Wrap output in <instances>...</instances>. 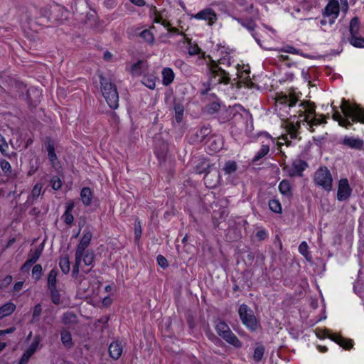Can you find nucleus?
<instances>
[{
  "label": "nucleus",
  "instance_id": "f257e3e1",
  "mask_svg": "<svg viewBox=\"0 0 364 364\" xmlns=\"http://www.w3.org/2000/svg\"><path fill=\"white\" fill-rule=\"evenodd\" d=\"M275 110L283 118L287 114L296 117V122H291L287 124V135L284 136V140L288 143V136L291 139H296L299 134V129L301 124L306 125L311 132L314 131V127L326 123L323 116L316 117L315 105L309 101H299L292 95H279L275 99Z\"/></svg>",
  "mask_w": 364,
  "mask_h": 364
},
{
  "label": "nucleus",
  "instance_id": "f03ea898",
  "mask_svg": "<svg viewBox=\"0 0 364 364\" xmlns=\"http://www.w3.org/2000/svg\"><path fill=\"white\" fill-rule=\"evenodd\" d=\"M341 112L338 110L334 111L333 119L337 121L339 125L348 127L355 122H360L364 124V109L358 105L352 106L345 99L342 100L341 105Z\"/></svg>",
  "mask_w": 364,
  "mask_h": 364
},
{
  "label": "nucleus",
  "instance_id": "7ed1b4c3",
  "mask_svg": "<svg viewBox=\"0 0 364 364\" xmlns=\"http://www.w3.org/2000/svg\"><path fill=\"white\" fill-rule=\"evenodd\" d=\"M102 92L109 107L115 109L119 106V95L114 85L107 79L100 77Z\"/></svg>",
  "mask_w": 364,
  "mask_h": 364
},
{
  "label": "nucleus",
  "instance_id": "20e7f679",
  "mask_svg": "<svg viewBox=\"0 0 364 364\" xmlns=\"http://www.w3.org/2000/svg\"><path fill=\"white\" fill-rule=\"evenodd\" d=\"M92 235L90 231H86L82 237L81 238L80 243L77 247L75 252V263L73 268V274L77 277L80 272V267L82 262V255L83 252L86 250V248L89 246Z\"/></svg>",
  "mask_w": 364,
  "mask_h": 364
},
{
  "label": "nucleus",
  "instance_id": "39448f33",
  "mask_svg": "<svg viewBox=\"0 0 364 364\" xmlns=\"http://www.w3.org/2000/svg\"><path fill=\"white\" fill-rule=\"evenodd\" d=\"M348 10V0H328V3L325 7L324 14H326L328 17L331 18V20H329L330 21L335 22L339 15L340 11L346 14Z\"/></svg>",
  "mask_w": 364,
  "mask_h": 364
},
{
  "label": "nucleus",
  "instance_id": "423d86ee",
  "mask_svg": "<svg viewBox=\"0 0 364 364\" xmlns=\"http://www.w3.org/2000/svg\"><path fill=\"white\" fill-rule=\"evenodd\" d=\"M215 330L217 333L225 339L228 343L236 348L242 346V343L237 336L231 331L229 326L223 321L219 320L215 323Z\"/></svg>",
  "mask_w": 364,
  "mask_h": 364
},
{
  "label": "nucleus",
  "instance_id": "0eeeda50",
  "mask_svg": "<svg viewBox=\"0 0 364 364\" xmlns=\"http://www.w3.org/2000/svg\"><path fill=\"white\" fill-rule=\"evenodd\" d=\"M238 313L242 323L250 331H255L259 327V323L252 311L245 304L240 306Z\"/></svg>",
  "mask_w": 364,
  "mask_h": 364
},
{
  "label": "nucleus",
  "instance_id": "6e6552de",
  "mask_svg": "<svg viewBox=\"0 0 364 364\" xmlns=\"http://www.w3.org/2000/svg\"><path fill=\"white\" fill-rule=\"evenodd\" d=\"M314 181L316 185L321 186L327 191L332 189L333 178L329 170L326 167H321L316 171Z\"/></svg>",
  "mask_w": 364,
  "mask_h": 364
},
{
  "label": "nucleus",
  "instance_id": "1a4fd4ad",
  "mask_svg": "<svg viewBox=\"0 0 364 364\" xmlns=\"http://www.w3.org/2000/svg\"><path fill=\"white\" fill-rule=\"evenodd\" d=\"M209 69L211 75V80L213 83L228 84L229 82V73L226 72L215 61L210 63Z\"/></svg>",
  "mask_w": 364,
  "mask_h": 364
},
{
  "label": "nucleus",
  "instance_id": "9d476101",
  "mask_svg": "<svg viewBox=\"0 0 364 364\" xmlns=\"http://www.w3.org/2000/svg\"><path fill=\"white\" fill-rule=\"evenodd\" d=\"M316 334L317 337L322 338L324 337H328L331 340L335 341L336 343L339 344L341 346L344 348H350L352 346V343L350 340H347L339 335L336 333H331L330 330L324 329V330H316Z\"/></svg>",
  "mask_w": 364,
  "mask_h": 364
},
{
  "label": "nucleus",
  "instance_id": "9b49d317",
  "mask_svg": "<svg viewBox=\"0 0 364 364\" xmlns=\"http://www.w3.org/2000/svg\"><path fill=\"white\" fill-rule=\"evenodd\" d=\"M192 18L207 21L208 26H213L218 20L215 11L211 8H205L196 14L192 15Z\"/></svg>",
  "mask_w": 364,
  "mask_h": 364
},
{
  "label": "nucleus",
  "instance_id": "f8f14e48",
  "mask_svg": "<svg viewBox=\"0 0 364 364\" xmlns=\"http://www.w3.org/2000/svg\"><path fill=\"white\" fill-rule=\"evenodd\" d=\"M306 167L307 164L304 161L300 159H296L293 161L291 166H286L284 167V170L291 177L301 176L302 172L306 169Z\"/></svg>",
  "mask_w": 364,
  "mask_h": 364
},
{
  "label": "nucleus",
  "instance_id": "ddd939ff",
  "mask_svg": "<svg viewBox=\"0 0 364 364\" xmlns=\"http://www.w3.org/2000/svg\"><path fill=\"white\" fill-rule=\"evenodd\" d=\"M247 11L250 10V12L252 14V18L250 20H243L238 18H233L234 20L240 23L244 28H247L249 31L252 32L255 28V21L259 18V11L253 8L252 4H250Z\"/></svg>",
  "mask_w": 364,
  "mask_h": 364
},
{
  "label": "nucleus",
  "instance_id": "4468645a",
  "mask_svg": "<svg viewBox=\"0 0 364 364\" xmlns=\"http://www.w3.org/2000/svg\"><path fill=\"white\" fill-rule=\"evenodd\" d=\"M352 193V189L346 178H342L338 182L337 199L339 201L348 200Z\"/></svg>",
  "mask_w": 364,
  "mask_h": 364
},
{
  "label": "nucleus",
  "instance_id": "2eb2a0df",
  "mask_svg": "<svg viewBox=\"0 0 364 364\" xmlns=\"http://www.w3.org/2000/svg\"><path fill=\"white\" fill-rule=\"evenodd\" d=\"M149 65L145 60H139L129 68L132 76H139L144 74L148 70Z\"/></svg>",
  "mask_w": 364,
  "mask_h": 364
},
{
  "label": "nucleus",
  "instance_id": "dca6fc26",
  "mask_svg": "<svg viewBox=\"0 0 364 364\" xmlns=\"http://www.w3.org/2000/svg\"><path fill=\"white\" fill-rule=\"evenodd\" d=\"M123 351L122 342L115 341L110 343L109 346V355L115 360L119 358Z\"/></svg>",
  "mask_w": 364,
  "mask_h": 364
},
{
  "label": "nucleus",
  "instance_id": "f3484780",
  "mask_svg": "<svg viewBox=\"0 0 364 364\" xmlns=\"http://www.w3.org/2000/svg\"><path fill=\"white\" fill-rule=\"evenodd\" d=\"M265 136L267 138V143L265 144H263L262 146L259 151L255 156L254 161H258L260 159H262V157H264V156H266L268 154V152L269 151L270 144L274 143L273 139L268 134H265Z\"/></svg>",
  "mask_w": 364,
  "mask_h": 364
},
{
  "label": "nucleus",
  "instance_id": "a211bd4d",
  "mask_svg": "<svg viewBox=\"0 0 364 364\" xmlns=\"http://www.w3.org/2000/svg\"><path fill=\"white\" fill-rule=\"evenodd\" d=\"M162 82L164 85H169L174 80L175 75L172 69L165 68L162 70Z\"/></svg>",
  "mask_w": 364,
  "mask_h": 364
},
{
  "label": "nucleus",
  "instance_id": "6ab92c4d",
  "mask_svg": "<svg viewBox=\"0 0 364 364\" xmlns=\"http://www.w3.org/2000/svg\"><path fill=\"white\" fill-rule=\"evenodd\" d=\"M141 82L146 87L154 90L156 87V77L154 74H143Z\"/></svg>",
  "mask_w": 364,
  "mask_h": 364
},
{
  "label": "nucleus",
  "instance_id": "aec40b11",
  "mask_svg": "<svg viewBox=\"0 0 364 364\" xmlns=\"http://www.w3.org/2000/svg\"><path fill=\"white\" fill-rule=\"evenodd\" d=\"M343 144L350 148L360 149L363 142L361 139L354 137H346L343 139Z\"/></svg>",
  "mask_w": 364,
  "mask_h": 364
},
{
  "label": "nucleus",
  "instance_id": "412c9836",
  "mask_svg": "<svg viewBox=\"0 0 364 364\" xmlns=\"http://www.w3.org/2000/svg\"><path fill=\"white\" fill-rule=\"evenodd\" d=\"M92 196V193L89 188L85 187L81 190L80 198L85 205L88 206L91 204Z\"/></svg>",
  "mask_w": 364,
  "mask_h": 364
},
{
  "label": "nucleus",
  "instance_id": "4be33fe9",
  "mask_svg": "<svg viewBox=\"0 0 364 364\" xmlns=\"http://www.w3.org/2000/svg\"><path fill=\"white\" fill-rule=\"evenodd\" d=\"M16 309V305L13 303H7L0 307V319L11 315Z\"/></svg>",
  "mask_w": 364,
  "mask_h": 364
},
{
  "label": "nucleus",
  "instance_id": "5701e85b",
  "mask_svg": "<svg viewBox=\"0 0 364 364\" xmlns=\"http://www.w3.org/2000/svg\"><path fill=\"white\" fill-rule=\"evenodd\" d=\"M279 192L286 196H291V186L290 183L287 180H283L279 185Z\"/></svg>",
  "mask_w": 364,
  "mask_h": 364
},
{
  "label": "nucleus",
  "instance_id": "b1692460",
  "mask_svg": "<svg viewBox=\"0 0 364 364\" xmlns=\"http://www.w3.org/2000/svg\"><path fill=\"white\" fill-rule=\"evenodd\" d=\"M208 149L213 152H217L223 146L222 140L220 138H213L209 139L208 144Z\"/></svg>",
  "mask_w": 364,
  "mask_h": 364
},
{
  "label": "nucleus",
  "instance_id": "393cba45",
  "mask_svg": "<svg viewBox=\"0 0 364 364\" xmlns=\"http://www.w3.org/2000/svg\"><path fill=\"white\" fill-rule=\"evenodd\" d=\"M235 75L241 79H247L250 77V70L245 66H240L238 64L235 67Z\"/></svg>",
  "mask_w": 364,
  "mask_h": 364
},
{
  "label": "nucleus",
  "instance_id": "a878e982",
  "mask_svg": "<svg viewBox=\"0 0 364 364\" xmlns=\"http://www.w3.org/2000/svg\"><path fill=\"white\" fill-rule=\"evenodd\" d=\"M47 151H48V156L49 159V161L52 164L53 166H55L58 158L55 152V149L53 144L51 143H48L47 144Z\"/></svg>",
  "mask_w": 364,
  "mask_h": 364
},
{
  "label": "nucleus",
  "instance_id": "bb28decb",
  "mask_svg": "<svg viewBox=\"0 0 364 364\" xmlns=\"http://www.w3.org/2000/svg\"><path fill=\"white\" fill-rule=\"evenodd\" d=\"M349 30L350 36L358 35L360 30L359 20L357 17H354L350 22Z\"/></svg>",
  "mask_w": 364,
  "mask_h": 364
},
{
  "label": "nucleus",
  "instance_id": "cd10ccee",
  "mask_svg": "<svg viewBox=\"0 0 364 364\" xmlns=\"http://www.w3.org/2000/svg\"><path fill=\"white\" fill-rule=\"evenodd\" d=\"M154 22L157 23H161L165 28H167L168 33H178V30L175 28L171 27L170 23L167 21L166 19H164L162 16L160 15L156 16Z\"/></svg>",
  "mask_w": 364,
  "mask_h": 364
},
{
  "label": "nucleus",
  "instance_id": "c85d7f7f",
  "mask_svg": "<svg viewBox=\"0 0 364 364\" xmlns=\"http://www.w3.org/2000/svg\"><path fill=\"white\" fill-rule=\"evenodd\" d=\"M94 253L91 250H85L83 252L82 255V261L86 266H90L92 264L94 261Z\"/></svg>",
  "mask_w": 364,
  "mask_h": 364
},
{
  "label": "nucleus",
  "instance_id": "c756f323",
  "mask_svg": "<svg viewBox=\"0 0 364 364\" xmlns=\"http://www.w3.org/2000/svg\"><path fill=\"white\" fill-rule=\"evenodd\" d=\"M61 341L65 347L70 348L73 346L72 336L69 331L65 330L62 331Z\"/></svg>",
  "mask_w": 364,
  "mask_h": 364
},
{
  "label": "nucleus",
  "instance_id": "7c9ffc66",
  "mask_svg": "<svg viewBox=\"0 0 364 364\" xmlns=\"http://www.w3.org/2000/svg\"><path fill=\"white\" fill-rule=\"evenodd\" d=\"M42 188H43V186L41 183H36L33 186V188L31 192V194L29 195L28 200H33L37 199L41 194Z\"/></svg>",
  "mask_w": 364,
  "mask_h": 364
},
{
  "label": "nucleus",
  "instance_id": "2f4dec72",
  "mask_svg": "<svg viewBox=\"0 0 364 364\" xmlns=\"http://www.w3.org/2000/svg\"><path fill=\"white\" fill-rule=\"evenodd\" d=\"M58 272L55 269H52L49 272L48 277V285L49 289L56 288V277H57Z\"/></svg>",
  "mask_w": 364,
  "mask_h": 364
},
{
  "label": "nucleus",
  "instance_id": "473e14b6",
  "mask_svg": "<svg viewBox=\"0 0 364 364\" xmlns=\"http://www.w3.org/2000/svg\"><path fill=\"white\" fill-rule=\"evenodd\" d=\"M269 209L276 213H281L282 211V205L279 200L272 199L269 201Z\"/></svg>",
  "mask_w": 364,
  "mask_h": 364
},
{
  "label": "nucleus",
  "instance_id": "72a5a7b5",
  "mask_svg": "<svg viewBox=\"0 0 364 364\" xmlns=\"http://www.w3.org/2000/svg\"><path fill=\"white\" fill-rule=\"evenodd\" d=\"M237 164L233 161H228L224 166L223 170L225 174H232L237 170Z\"/></svg>",
  "mask_w": 364,
  "mask_h": 364
},
{
  "label": "nucleus",
  "instance_id": "f704fd0d",
  "mask_svg": "<svg viewBox=\"0 0 364 364\" xmlns=\"http://www.w3.org/2000/svg\"><path fill=\"white\" fill-rule=\"evenodd\" d=\"M70 259L68 256H65L60 259L59 265L62 272L68 274L70 272Z\"/></svg>",
  "mask_w": 364,
  "mask_h": 364
},
{
  "label": "nucleus",
  "instance_id": "c9c22d12",
  "mask_svg": "<svg viewBox=\"0 0 364 364\" xmlns=\"http://www.w3.org/2000/svg\"><path fill=\"white\" fill-rule=\"evenodd\" d=\"M350 44L357 48H364V38L360 37L358 35L350 36Z\"/></svg>",
  "mask_w": 364,
  "mask_h": 364
},
{
  "label": "nucleus",
  "instance_id": "e433bc0d",
  "mask_svg": "<svg viewBox=\"0 0 364 364\" xmlns=\"http://www.w3.org/2000/svg\"><path fill=\"white\" fill-rule=\"evenodd\" d=\"M139 36L141 38H143L144 40V41L149 43H152L154 41V35L151 32L150 30L146 29V30L142 31L140 33Z\"/></svg>",
  "mask_w": 364,
  "mask_h": 364
},
{
  "label": "nucleus",
  "instance_id": "4c0bfd02",
  "mask_svg": "<svg viewBox=\"0 0 364 364\" xmlns=\"http://www.w3.org/2000/svg\"><path fill=\"white\" fill-rule=\"evenodd\" d=\"M40 343V340L38 337L35 338L34 341L32 342V343L29 346L28 349L25 351L26 353H27L31 357L32 355L36 352L37 350L38 345Z\"/></svg>",
  "mask_w": 364,
  "mask_h": 364
},
{
  "label": "nucleus",
  "instance_id": "58836bf2",
  "mask_svg": "<svg viewBox=\"0 0 364 364\" xmlns=\"http://www.w3.org/2000/svg\"><path fill=\"white\" fill-rule=\"evenodd\" d=\"M42 252V249L36 248L35 250H31L29 253V259L31 263H35L40 257Z\"/></svg>",
  "mask_w": 364,
  "mask_h": 364
},
{
  "label": "nucleus",
  "instance_id": "ea45409f",
  "mask_svg": "<svg viewBox=\"0 0 364 364\" xmlns=\"http://www.w3.org/2000/svg\"><path fill=\"white\" fill-rule=\"evenodd\" d=\"M8 149L9 146L6 141V139L0 135V151L4 156H8Z\"/></svg>",
  "mask_w": 364,
  "mask_h": 364
},
{
  "label": "nucleus",
  "instance_id": "a19ab883",
  "mask_svg": "<svg viewBox=\"0 0 364 364\" xmlns=\"http://www.w3.org/2000/svg\"><path fill=\"white\" fill-rule=\"evenodd\" d=\"M264 349L263 346H257L255 349V352H254V355H253L254 360L256 361H259L264 355Z\"/></svg>",
  "mask_w": 364,
  "mask_h": 364
},
{
  "label": "nucleus",
  "instance_id": "79ce46f5",
  "mask_svg": "<svg viewBox=\"0 0 364 364\" xmlns=\"http://www.w3.org/2000/svg\"><path fill=\"white\" fill-rule=\"evenodd\" d=\"M76 320L75 314L72 312H67L63 316V321L65 323H73Z\"/></svg>",
  "mask_w": 364,
  "mask_h": 364
},
{
  "label": "nucleus",
  "instance_id": "37998d69",
  "mask_svg": "<svg viewBox=\"0 0 364 364\" xmlns=\"http://www.w3.org/2000/svg\"><path fill=\"white\" fill-rule=\"evenodd\" d=\"M51 294V299L54 304H58L60 301V296L56 288L49 289Z\"/></svg>",
  "mask_w": 364,
  "mask_h": 364
},
{
  "label": "nucleus",
  "instance_id": "c03bdc74",
  "mask_svg": "<svg viewBox=\"0 0 364 364\" xmlns=\"http://www.w3.org/2000/svg\"><path fill=\"white\" fill-rule=\"evenodd\" d=\"M50 184L54 190H59L62 186V182L60 178L58 176H54L50 180Z\"/></svg>",
  "mask_w": 364,
  "mask_h": 364
},
{
  "label": "nucleus",
  "instance_id": "a18cd8bd",
  "mask_svg": "<svg viewBox=\"0 0 364 364\" xmlns=\"http://www.w3.org/2000/svg\"><path fill=\"white\" fill-rule=\"evenodd\" d=\"M211 175L210 173V171L205 175V178H204V180H205V183L210 188H213L215 187L217 183H218V178H219V176L218 175H216L215 176V181L213 182V183H210L209 182V180H210V178Z\"/></svg>",
  "mask_w": 364,
  "mask_h": 364
},
{
  "label": "nucleus",
  "instance_id": "49530a36",
  "mask_svg": "<svg viewBox=\"0 0 364 364\" xmlns=\"http://www.w3.org/2000/svg\"><path fill=\"white\" fill-rule=\"evenodd\" d=\"M0 166L5 173H9L11 172V166L6 160H1L0 161Z\"/></svg>",
  "mask_w": 364,
  "mask_h": 364
},
{
  "label": "nucleus",
  "instance_id": "de8ad7c7",
  "mask_svg": "<svg viewBox=\"0 0 364 364\" xmlns=\"http://www.w3.org/2000/svg\"><path fill=\"white\" fill-rule=\"evenodd\" d=\"M42 272V267L40 264H36L32 269L33 277H35L36 279H38L41 276Z\"/></svg>",
  "mask_w": 364,
  "mask_h": 364
},
{
  "label": "nucleus",
  "instance_id": "09e8293b",
  "mask_svg": "<svg viewBox=\"0 0 364 364\" xmlns=\"http://www.w3.org/2000/svg\"><path fill=\"white\" fill-rule=\"evenodd\" d=\"M175 113H176V119L178 122H180L182 120L183 114V108L180 105H176L175 107Z\"/></svg>",
  "mask_w": 364,
  "mask_h": 364
},
{
  "label": "nucleus",
  "instance_id": "8fccbe9b",
  "mask_svg": "<svg viewBox=\"0 0 364 364\" xmlns=\"http://www.w3.org/2000/svg\"><path fill=\"white\" fill-rule=\"evenodd\" d=\"M329 20H331V18L328 17L326 14L323 13V18L320 21V24L321 26H326L327 25L332 26L335 22H331Z\"/></svg>",
  "mask_w": 364,
  "mask_h": 364
},
{
  "label": "nucleus",
  "instance_id": "3c124183",
  "mask_svg": "<svg viewBox=\"0 0 364 364\" xmlns=\"http://www.w3.org/2000/svg\"><path fill=\"white\" fill-rule=\"evenodd\" d=\"M63 218L65 223L67 224H71L74 220L73 215L70 212L65 211L63 215Z\"/></svg>",
  "mask_w": 364,
  "mask_h": 364
},
{
  "label": "nucleus",
  "instance_id": "603ef678",
  "mask_svg": "<svg viewBox=\"0 0 364 364\" xmlns=\"http://www.w3.org/2000/svg\"><path fill=\"white\" fill-rule=\"evenodd\" d=\"M299 252L304 256H306L308 253V245L306 242H302L299 246Z\"/></svg>",
  "mask_w": 364,
  "mask_h": 364
},
{
  "label": "nucleus",
  "instance_id": "864d4df0",
  "mask_svg": "<svg viewBox=\"0 0 364 364\" xmlns=\"http://www.w3.org/2000/svg\"><path fill=\"white\" fill-rule=\"evenodd\" d=\"M157 262L159 266H161L163 268H166L168 266V262L166 259L163 257L162 255H159L157 257Z\"/></svg>",
  "mask_w": 364,
  "mask_h": 364
},
{
  "label": "nucleus",
  "instance_id": "5fc2aeb1",
  "mask_svg": "<svg viewBox=\"0 0 364 364\" xmlns=\"http://www.w3.org/2000/svg\"><path fill=\"white\" fill-rule=\"evenodd\" d=\"M202 166H203V168H200L198 166H197V168H196V171L199 174L204 173L206 168H210L209 164L206 161H202Z\"/></svg>",
  "mask_w": 364,
  "mask_h": 364
},
{
  "label": "nucleus",
  "instance_id": "6e6d98bb",
  "mask_svg": "<svg viewBox=\"0 0 364 364\" xmlns=\"http://www.w3.org/2000/svg\"><path fill=\"white\" fill-rule=\"evenodd\" d=\"M41 306L40 304H37L34 306L33 312V318H36L38 317L41 314Z\"/></svg>",
  "mask_w": 364,
  "mask_h": 364
},
{
  "label": "nucleus",
  "instance_id": "4d7b16f0",
  "mask_svg": "<svg viewBox=\"0 0 364 364\" xmlns=\"http://www.w3.org/2000/svg\"><path fill=\"white\" fill-rule=\"evenodd\" d=\"M282 50L285 53L299 54V51L296 48L290 46H286L284 48L282 49Z\"/></svg>",
  "mask_w": 364,
  "mask_h": 364
},
{
  "label": "nucleus",
  "instance_id": "13d9d810",
  "mask_svg": "<svg viewBox=\"0 0 364 364\" xmlns=\"http://www.w3.org/2000/svg\"><path fill=\"white\" fill-rule=\"evenodd\" d=\"M30 358H31V356L24 352V353L23 354V355L19 361V364H26L28 363V361L29 360Z\"/></svg>",
  "mask_w": 364,
  "mask_h": 364
},
{
  "label": "nucleus",
  "instance_id": "bf43d9fd",
  "mask_svg": "<svg viewBox=\"0 0 364 364\" xmlns=\"http://www.w3.org/2000/svg\"><path fill=\"white\" fill-rule=\"evenodd\" d=\"M219 65H226V66H230V65H231L230 59V58H221V59L219 60Z\"/></svg>",
  "mask_w": 364,
  "mask_h": 364
},
{
  "label": "nucleus",
  "instance_id": "052dcab7",
  "mask_svg": "<svg viewBox=\"0 0 364 364\" xmlns=\"http://www.w3.org/2000/svg\"><path fill=\"white\" fill-rule=\"evenodd\" d=\"M267 232L264 230H259L257 232V237L259 240H264V238L267 237Z\"/></svg>",
  "mask_w": 364,
  "mask_h": 364
},
{
  "label": "nucleus",
  "instance_id": "680f3d73",
  "mask_svg": "<svg viewBox=\"0 0 364 364\" xmlns=\"http://www.w3.org/2000/svg\"><path fill=\"white\" fill-rule=\"evenodd\" d=\"M33 264V263H31V260L28 259L25 263L22 266V269L23 270H27Z\"/></svg>",
  "mask_w": 364,
  "mask_h": 364
},
{
  "label": "nucleus",
  "instance_id": "e2e57ef3",
  "mask_svg": "<svg viewBox=\"0 0 364 364\" xmlns=\"http://www.w3.org/2000/svg\"><path fill=\"white\" fill-rule=\"evenodd\" d=\"M134 233H135L136 240H139L141 235V230L140 226H139V228H136V227L135 228Z\"/></svg>",
  "mask_w": 364,
  "mask_h": 364
},
{
  "label": "nucleus",
  "instance_id": "0e129e2a",
  "mask_svg": "<svg viewBox=\"0 0 364 364\" xmlns=\"http://www.w3.org/2000/svg\"><path fill=\"white\" fill-rule=\"evenodd\" d=\"M129 1L132 3H133L134 4L139 6H141L145 4V2L144 0H129Z\"/></svg>",
  "mask_w": 364,
  "mask_h": 364
},
{
  "label": "nucleus",
  "instance_id": "69168bd1",
  "mask_svg": "<svg viewBox=\"0 0 364 364\" xmlns=\"http://www.w3.org/2000/svg\"><path fill=\"white\" fill-rule=\"evenodd\" d=\"M240 6H247L250 0H235Z\"/></svg>",
  "mask_w": 364,
  "mask_h": 364
},
{
  "label": "nucleus",
  "instance_id": "338daca9",
  "mask_svg": "<svg viewBox=\"0 0 364 364\" xmlns=\"http://www.w3.org/2000/svg\"><path fill=\"white\" fill-rule=\"evenodd\" d=\"M22 287H23V282H18L17 283L15 284L14 287V289L15 291H20L21 289H22Z\"/></svg>",
  "mask_w": 364,
  "mask_h": 364
},
{
  "label": "nucleus",
  "instance_id": "774afa93",
  "mask_svg": "<svg viewBox=\"0 0 364 364\" xmlns=\"http://www.w3.org/2000/svg\"><path fill=\"white\" fill-rule=\"evenodd\" d=\"M112 54L108 51H107L104 53V58L106 60H110L112 58Z\"/></svg>",
  "mask_w": 364,
  "mask_h": 364
}]
</instances>
